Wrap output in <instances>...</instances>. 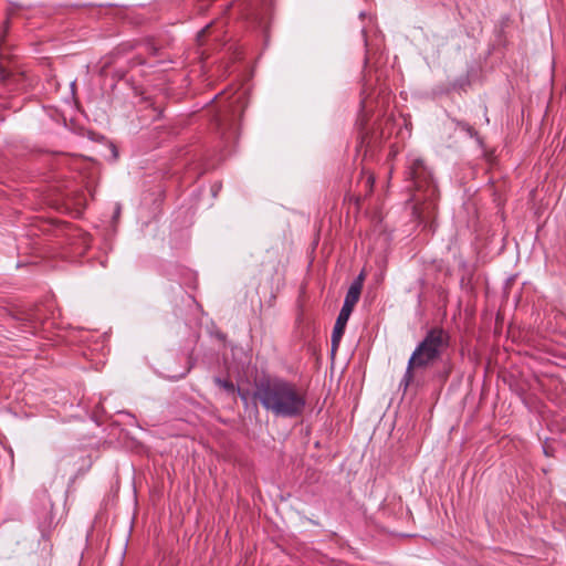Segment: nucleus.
I'll return each mask as SVG.
<instances>
[{
	"mask_svg": "<svg viewBox=\"0 0 566 566\" xmlns=\"http://www.w3.org/2000/svg\"><path fill=\"white\" fill-rule=\"evenodd\" d=\"M253 397L275 417L296 418L306 407L305 395L291 381L282 378H262L255 384Z\"/></svg>",
	"mask_w": 566,
	"mask_h": 566,
	"instance_id": "nucleus-1",
	"label": "nucleus"
},
{
	"mask_svg": "<svg viewBox=\"0 0 566 566\" xmlns=\"http://www.w3.org/2000/svg\"><path fill=\"white\" fill-rule=\"evenodd\" d=\"M450 346V335L440 327L429 329L412 352L406 373L400 381L403 390L415 382L417 373L439 361Z\"/></svg>",
	"mask_w": 566,
	"mask_h": 566,
	"instance_id": "nucleus-2",
	"label": "nucleus"
},
{
	"mask_svg": "<svg viewBox=\"0 0 566 566\" xmlns=\"http://www.w3.org/2000/svg\"><path fill=\"white\" fill-rule=\"evenodd\" d=\"M408 176L413 184V216L419 222H428L434 217L438 188L431 170L420 157H412L408 164Z\"/></svg>",
	"mask_w": 566,
	"mask_h": 566,
	"instance_id": "nucleus-3",
	"label": "nucleus"
},
{
	"mask_svg": "<svg viewBox=\"0 0 566 566\" xmlns=\"http://www.w3.org/2000/svg\"><path fill=\"white\" fill-rule=\"evenodd\" d=\"M358 301H359V286L357 283L354 286H349V289L346 293L342 310H340V312L337 316V319L335 322L333 333H332L333 350H335L338 347L340 339L344 335L346 324H347V322L350 317V314Z\"/></svg>",
	"mask_w": 566,
	"mask_h": 566,
	"instance_id": "nucleus-4",
	"label": "nucleus"
},
{
	"mask_svg": "<svg viewBox=\"0 0 566 566\" xmlns=\"http://www.w3.org/2000/svg\"><path fill=\"white\" fill-rule=\"evenodd\" d=\"M243 94H239L228 106L227 112L219 114L214 117L216 125L219 129H223L226 126H232L233 118L237 113L242 111V107L234 106L237 103H241Z\"/></svg>",
	"mask_w": 566,
	"mask_h": 566,
	"instance_id": "nucleus-5",
	"label": "nucleus"
},
{
	"mask_svg": "<svg viewBox=\"0 0 566 566\" xmlns=\"http://www.w3.org/2000/svg\"><path fill=\"white\" fill-rule=\"evenodd\" d=\"M213 380L217 386H219L227 392L233 394L235 391V386L231 380L222 379L220 377H216Z\"/></svg>",
	"mask_w": 566,
	"mask_h": 566,
	"instance_id": "nucleus-6",
	"label": "nucleus"
},
{
	"mask_svg": "<svg viewBox=\"0 0 566 566\" xmlns=\"http://www.w3.org/2000/svg\"><path fill=\"white\" fill-rule=\"evenodd\" d=\"M457 125L464 132H467L470 136L475 134V130L467 123L457 122Z\"/></svg>",
	"mask_w": 566,
	"mask_h": 566,
	"instance_id": "nucleus-7",
	"label": "nucleus"
},
{
	"mask_svg": "<svg viewBox=\"0 0 566 566\" xmlns=\"http://www.w3.org/2000/svg\"><path fill=\"white\" fill-rule=\"evenodd\" d=\"M9 77H10V73L6 69L0 66V81L6 82V81H8Z\"/></svg>",
	"mask_w": 566,
	"mask_h": 566,
	"instance_id": "nucleus-8",
	"label": "nucleus"
},
{
	"mask_svg": "<svg viewBox=\"0 0 566 566\" xmlns=\"http://www.w3.org/2000/svg\"><path fill=\"white\" fill-rule=\"evenodd\" d=\"M363 35H364V42H365V46H366V55H365V64L368 63L369 61V49H368V42H367V38H366V31L363 30Z\"/></svg>",
	"mask_w": 566,
	"mask_h": 566,
	"instance_id": "nucleus-9",
	"label": "nucleus"
},
{
	"mask_svg": "<svg viewBox=\"0 0 566 566\" xmlns=\"http://www.w3.org/2000/svg\"><path fill=\"white\" fill-rule=\"evenodd\" d=\"M363 280H364V274H359L358 277L352 283L350 286H354L355 284L358 283V286H359V294L361 293V289H363Z\"/></svg>",
	"mask_w": 566,
	"mask_h": 566,
	"instance_id": "nucleus-10",
	"label": "nucleus"
},
{
	"mask_svg": "<svg viewBox=\"0 0 566 566\" xmlns=\"http://www.w3.org/2000/svg\"><path fill=\"white\" fill-rule=\"evenodd\" d=\"M375 178L373 175H369L366 179V187L368 188V191H371L374 186Z\"/></svg>",
	"mask_w": 566,
	"mask_h": 566,
	"instance_id": "nucleus-11",
	"label": "nucleus"
},
{
	"mask_svg": "<svg viewBox=\"0 0 566 566\" xmlns=\"http://www.w3.org/2000/svg\"><path fill=\"white\" fill-rule=\"evenodd\" d=\"M189 370H190V368H187L182 374H180L179 376L171 377V379L178 380V379L185 377L189 373Z\"/></svg>",
	"mask_w": 566,
	"mask_h": 566,
	"instance_id": "nucleus-12",
	"label": "nucleus"
},
{
	"mask_svg": "<svg viewBox=\"0 0 566 566\" xmlns=\"http://www.w3.org/2000/svg\"><path fill=\"white\" fill-rule=\"evenodd\" d=\"M50 527H51V523H50V524H48V528H50ZM45 530H46V527H43V528H42V532H44Z\"/></svg>",
	"mask_w": 566,
	"mask_h": 566,
	"instance_id": "nucleus-13",
	"label": "nucleus"
}]
</instances>
